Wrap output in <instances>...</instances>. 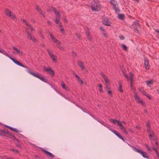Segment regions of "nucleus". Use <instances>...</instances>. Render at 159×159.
I'll return each instance as SVG.
<instances>
[{"instance_id": "obj_1", "label": "nucleus", "mask_w": 159, "mask_h": 159, "mask_svg": "<svg viewBox=\"0 0 159 159\" xmlns=\"http://www.w3.org/2000/svg\"><path fill=\"white\" fill-rule=\"evenodd\" d=\"M0 52L3 54L4 55L6 56L7 57H8L16 64L21 66L23 67L27 68V67L23 65L18 61L16 60L14 58L11 57L3 48H0Z\"/></svg>"}, {"instance_id": "obj_2", "label": "nucleus", "mask_w": 159, "mask_h": 159, "mask_svg": "<svg viewBox=\"0 0 159 159\" xmlns=\"http://www.w3.org/2000/svg\"><path fill=\"white\" fill-rule=\"evenodd\" d=\"M27 71L30 74L32 75L35 77L39 78L43 82L46 83H48L46 79L43 76H40V75L38 73H37L36 74L29 70H27Z\"/></svg>"}, {"instance_id": "obj_3", "label": "nucleus", "mask_w": 159, "mask_h": 159, "mask_svg": "<svg viewBox=\"0 0 159 159\" xmlns=\"http://www.w3.org/2000/svg\"><path fill=\"white\" fill-rule=\"evenodd\" d=\"M91 8L92 10L94 11H98L100 8V5L97 3L95 1L92 2L91 4Z\"/></svg>"}, {"instance_id": "obj_4", "label": "nucleus", "mask_w": 159, "mask_h": 159, "mask_svg": "<svg viewBox=\"0 0 159 159\" xmlns=\"http://www.w3.org/2000/svg\"><path fill=\"white\" fill-rule=\"evenodd\" d=\"M134 98L135 99L139 104H140L143 107L146 106L145 103L141 99L140 97H139L137 93L134 92Z\"/></svg>"}, {"instance_id": "obj_5", "label": "nucleus", "mask_w": 159, "mask_h": 159, "mask_svg": "<svg viewBox=\"0 0 159 159\" xmlns=\"http://www.w3.org/2000/svg\"><path fill=\"white\" fill-rule=\"evenodd\" d=\"M5 14L8 16H9L11 18H16L15 15L12 13L11 11L7 9L5 10Z\"/></svg>"}, {"instance_id": "obj_6", "label": "nucleus", "mask_w": 159, "mask_h": 159, "mask_svg": "<svg viewBox=\"0 0 159 159\" xmlns=\"http://www.w3.org/2000/svg\"><path fill=\"white\" fill-rule=\"evenodd\" d=\"M43 71L48 72L50 75L53 76L55 75V72L51 67L47 68L45 66L43 67Z\"/></svg>"}, {"instance_id": "obj_7", "label": "nucleus", "mask_w": 159, "mask_h": 159, "mask_svg": "<svg viewBox=\"0 0 159 159\" xmlns=\"http://www.w3.org/2000/svg\"><path fill=\"white\" fill-rule=\"evenodd\" d=\"M144 67L146 70H148L149 68L150 65L149 64V61L147 59H144Z\"/></svg>"}, {"instance_id": "obj_8", "label": "nucleus", "mask_w": 159, "mask_h": 159, "mask_svg": "<svg viewBox=\"0 0 159 159\" xmlns=\"http://www.w3.org/2000/svg\"><path fill=\"white\" fill-rule=\"evenodd\" d=\"M113 133L116 136H117L119 138L122 139L123 141H124V139L119 134L117 131L115 129H113V130H111Z\"/></svg>"}, {"instance_id": "obj_9", "label": "nucleus", "mask_w": 159, "mask_h": 159, "mask_svg": "<svg viewBox=\"0 0 159 159\" xmlns=\"http://www.w3.org/2000/svg\"><path fill=\"white\" fill-rule=\"evenodd\" d=\"M102 23L103 24L105 25L110 26L111 25L110 24V22L109 21V20L107 18L104 19L102 20Z\"/></svg>"}, {"instance_id": "obj_10", "label": "nucleus", "mask_w": 159, "mask_h": 159, "mask_svg": "<svg viewBox=\"0 0 159 159\" xmlns=\"http://www.w3.org/2000/svg\"><path fill=\"white\" fill-rule=\"evenodd\" d=\"M41 151L43 152L44 153L46 154H47L49 155L50 157L52 158H54V156L52 154L50 153L48 151L45 150L43 149H42Z\"/></svg>"}, {"instance_id": "obj_11", "label": "nucleus", "mask_w": 159, "mask_h": 159, "mask_svg": "<svg viewBox=\"0 0 159 159\" xmlns=\"http://www.w3.org/2000/svg\"><path fill=\"white\" fill-rule=\"evenodd\" d=\"M27 38L30 40H32L33 42H35L36 41V39L34 37H33L29 32L28 33Z\"/></svg>"}, {"instance_id": "obj_12", "label": "nucleus", "mask_w": 159, "mask_h": 159, "mask_svg": "<svg viewBox=\"0 0 159 159\" xmlns=\"http://www.w3.org/2000/svg\"><path fill=\"white\" fill-rule=\"evenodd\" d=\"M78 66L80 67L82 70H84L85 67L83 62L80 61H79L78 62Z\"/></svg>"}, {"instance_id": "obj_13", "label": "nucleus", "mask_w": 159, "mask_h": 159, "mask_svg": "<svg viewBox=\"0 0 159 159\" xmlns=\"http://www.w3.org/2000/svg\"><path fill=\"white\" fill-rule=\"evenodd\" d=\"M8 131V130L7 129H3L1 130V133L2 134V136H5L7 138H9L8 136L5 135V134H7Z\"/></svg>"}, {"instance_id": "obj_14", "label": "nucleus", "mask_w": 159, "mask_h": 159, "mask_svg": "<svg viewBox=\"0 0 159 159\" xmlns=\"http://www.w3.org/2000/svg\"><path fill=\"white\" fill-rule=\"evenodd\" d=\"M132 148L133 150L134 151L137 152L140 154L142 153V152L143 151L142 150H139V149H138L134 147L133 146H132Z\"/></svg>"}, {"instance_id": "obj_15", "label": "nucleus", "mask_w": 159, "mask_h": 159, "mask_svg": "<svg viewBox=\"0 0 159 159\" xmlns=\"http://www.w3.org/2000/svg\"><path fill=\"white\" fill-rule=\"evenodd\" d=\"M52 10L53 11L54 13L56 14V16H61L60 13L56 10V8H52Z\"/></svg>"}, {"instance_id": "obj_16", "label": "nucleus", "mask_w": 159, "mask_h": 159, "mask_svg": "<svg viewBox=\"0 0 159 159\" xmlns=\"http://www.w3.org/2000/svg\"><path fill=\"white\" fill-rule=\"evenodd\" d=\"M134 25L136 26L137 27H139L140 26L139 23V21L136 20L134 21L133 23L132 26H133Z\"/></svg>"}, {"instance_id": "obj_17", "label": "nucleus", "mask_w": 159, "mask_h": 159, "mask_svg": "<svg viewBox=\"0 0 159 159\" xmlns=\"http://www.w3.org/2000/svg\"><path fill=\"white\" fill-rule=\"evenodd\" d=\"M14 140H15L16 142V146L17 147L21 148V146L19 143V141L16 138V139H15Z\"/></svg>"}, {"instance_id": "obj_18", "label": "nucleus", "mask_w": 159, "mask_h": 159, "mask_svg": "<svg viewBox=\"0 0 159 159\" xmlns=\"http://www.w3.org/2000/svg\"><path fill=\"white\" fill-rule=\"evenodd\" d=\"M130 77L129 78L130 81V83L131 85L132 84V83L133 81V77L134 76V74L132 73H129Z\"/></svg>"}, {"instance_id": "obj_19", "label": "nucleus", "mask_w": 159, "mask_h": 159, "mask_svg": "<svg viewBox=\"0 0 159 159\" xmlns=\"http://www.w3.org/2000/svg\"><path fill=\"white\" fill-rule=\"evenodd\" d=\"M86 34L88 39L90 41H91V38L90 36V33L88 31H87L86 33Z\"/></svg>"}, {"instance_id": "obj_20", "label": "nucleus", "mask_w": 159, "mask_h": 159, "mask_svg": "<svg viewBox=\"0 0 159 159\" xmlns=\"http://www.w3.org/2000/svg\"><path fill=\"white\" fill-rule=\"evenodd\" d=\"M13 50L16 51L17 52L16 53H18V54H20V55H22V52H21L20 51L19 49L17 48L16 47H13Z\"/></svg>"}, {"instance_id": "obj_21", "label": "nucleus", "mask_w": 159, "mask_h": 159, "mask_svg": "<svg viewBox=\"0 0 159 159\" xmlns=\"http://www.w3.org/2000/svg\"><path fill=\"white\" fill-rule=\"evenodd\" d=\"M141 154L142 155L144 158H146L147 159H148L149 158V157L147 156V153L143 151L142 152Z\"/></svg>"}, {"instance_id": "obj_22", "label": "nucleus", "mask_w": 159, "mask_h": 159, "mask_svg": "<svg viewBox=\"0 0 159 159\" xmlns=\"http://www.w3.org/2000/svg\"><path fill=\"white\" fill-rule=\"evenodd\" d=\"M153 82L152 80H149L146 81V84L147 85L150 86L152 84Z\"/></svg>"}, {"instance_id": "obj_23", "label": "nucleus", "mask_w": 159, "mask_h": 159, "mask_svg": "<svg viewBox=\"0 0 159 159\" xmlns=\"http://www.w3.org/2000/svg\"><path fill=\"white\" fill-rule=\"evenodd\" d=\"M141 92H143V95L146 96L149 99H151V97L149 96L147 92H146L144 90H142Z\"/></svg>"}, {"instance_id": "obj_24", "label": "nucleus", "mask_w": 159, "mask_h": 159, "mask_svg": "<svg viewBox=\"0 0 159 159\" xmlns=\"http://www.w3.org/2000/svg\"><path fill=\"white\" fill-rule=\"evenodd\" d=\"M50 56L53 61L56 62L57 61L56 56L53 54L50 55Z\"/></svg>"}, {"instance_id": "obj_25", "label": "nucleus", "mask_w": 159, "mask_h": 159, "mask_svg": "<svg viewBox=\"0 0 159 159\" xmlns=\"http://www.w3.org/2000/svg\"><path fill=\"white\" fill-rule=\"evenodd\" d=\"M60 17L61 16H56L55 23L56 24H59V23L60 21Z\"/></svg>"}, {"instance_id": "obj_26", "label": "nucleus", "mask_w": 159, "mask_h": 159, "mask_svg": "<svg viewBox=\"0 0 159 159\" xmlns=\"http://www.w3.org/2000/svg\"><path fill=\"white\" fill-rule=\"evenodd\" d=\"M110 3L111 4L114 8L117 7V3L115 1H110Z\"/></svg>"}, {"instance_id": "obj_27", "label": "nucleus", "mask_w": 159, "mask_h": 159, "mask_svg": "<svg viewBox=\"0 0 159 159\" xmlns=\"http://www.w3.org/2000/svg\"><path fill=\"white\" fill-rule=\"evenodd\" d=\"M61 44V42H58V43H57L56 44V46L61 50H62L63 49V48L62 47L60 46V45Z\"/></svg>"}, {"instance_id": "obj_28", "label": "nucleus", "mask_w": 159, "mask_h": 159, "mask_svg": "<svg viewBox=\"0 0 159 159\" xmlns=\"http://www.w3.org/2000/svg\"><path fill=\"white\" fill-rule=\"evenodd\" d=\"M7 134L9 135L11 137H12V139L13 140H15V139H16V137L13 134H12L11 132L8 131Z\"/></svg>"}, {"instance_id": "obj_29", "label": "nucleus", "mask_w": 159, "mask_h": 159, "mask_svg": "<svg viewBox=\"0 0 159 159\" xmlns=\"http://www.w3.org/2000/svg\"><path fill=\"white\" fill-rule=\"evenodd\" d=\"M124 17L125 16L123 14H121L118 15V18L120 20H123L124 19Z\"/></svg>"}, {"instance_id": "obj_30", "label": "nucleus", "mask_w": 159, "mask_h": 159, "mask_svg": "<svg viewBox=\"0 0 159 159\" xmlns=\"http://www.w3.org/2000/svg\"><path fill=\"white\" fill-rule=\"evenodd\" d=\"M114 10L115 11V12L117 14H118L120 12V10L119 9V8L117 7H115V8H114Z\"/></svg>"}, {"instance_id": "obj_31", "label": "nucleus", "mask_w": 159, "mask_h": 159, "mask_svg": "<svg viewBox=\"0 0 159 159\" xmlns=\"http://www.w3.org/2000/svg\"><path fill=\"white\" fill-rule=\"evenodd\" d=\"M121 45L122 46V47L123 49V50L124 51H126L127 50V47L125 44H121Z\"/></svg>"}, {"instance_id": "obj_32", "label": "nucleus", "mask_w": 159, "mask_h": 159, "mask_svg": "<svg viewBox=\"0 0 159 159\" xmlns=\"http://www.w3.org/2000/svg\"><path fill=\"white\" fill-rule=\"evenodd\" d=\"M61 86L63 89H66V88H67V87L63 82H62L61 83Z\"/></svg>"}, {"instance_id": "obj_33", "label": "nucleus", "mask_w": 159, "mask_h": 159, "mask_svg": "<svg viewBox=\"0 0 159 159\" xmlns=\"http://www.w3.org/2000/svg\"><path fill=\"white\" fill-rule=\"evenodd\" d=\"M77 80L78 81V82L81 84H82L83 83V81L81 80V79H80V77H79L77 79Z\"/></svg>"}, {"instance_id": "obj_34", "label": "nucleus", "mask_w": 159, "mask_h": 159, "mask_svg": "<svg viewBox=\"0 0 159 159\" xmlns=\"http://www.w3.org/2000/svg\"><path fill=\"white\" fill-rule=\"evenodd\" d=\"M10 151L15 153H18L19 152L18 151L13 148H11Z\"/></svg>"}, {"instance_id": "obj_35", "label": "nucleus", "mask_w": 159, "mask_h": 159, "mask_svg": "<svg viewBox=\"0 0 159 159\" xmlns=\"http://www.w3.org/2000/svg\"><path fill=\"white\" fill-rule=\"evenodd\" d=\"M105 82L106 84L110 83L109 80L107 78V77L104 78V79Z\"/></svg>"}, {"instance_id": "obj_36", "label": "nucleus", "mask_w": 159, "mask_h": 159, "mask_svg": "<svg viewBox=\"0 0 159 159\" xmlns=\"http://www.w3.org/2000/svg\"><path fill=\"white\" fill-rule=\"evenodd\" d=\"M134 29L135 32H136V33H138V34H139V30L137 28V27H134Z\"/></svg>"}, {"instance_id": "obj_37", "label": "nucleus", "mask_w": 159, "mask_h": 159, "mask_svg": "<svg viewBox=\"0 0 159 159\" xmlns=\"http://www.w3.org/2000/svg\"><path fill=\"white\" fill-rule=\"evenodd\" d=\"M105 86L107 88V89H110V83L106 84Z\"/></svg>"}, {"instance_id": "obj_38", "label": "nucleus", "mask_w": 159, "mask_h": 159, "mask_svg": "<svg viewBox=\"0 0 159 159\" xmlns=\"http://www.w3.org/2000/svg\"><path fill=\"white\" fill-rule=\"evenodd\" d=\"M145 146H146V148L147 149L148 151H151V148H150L149 147V146L148 144H145Z\"/></svg>"}, {"instance_id": "obj_39", "label": "nucleus", "mask_w": 159, "mask_h": 159, "mask_svg": "<svg viewBox=\"0 0 159 159\" xmlns=\"http://www.w3.org/2000/svg\"><path fill=\"white\" fill-rule=\"evenodd\" d=\"M117 120H116V119H110L109 120L111 122H113L114 123H116V121H117Z\"/></svg>"}, {"instance_id": "obj_40", "label": "nucleus", "mask_w": 159, "mask_h": 159, "mask_svg": "<svg viewBox=\"0 0 159 159\" xmlns=\"http://www.w3.org/2000/svg\"><path fill=\"white\" fill-rule=\"evenodd\" d=\"M36 8L38 11L40 13V12L42 11L41 9V8L39 7L38 6H37Z\"/></svg>"}, {"instance_id": "obj_41", "label": "nucleus", "mask_w": 159, "mask_h": 159, "mask_svg": "<svg viewBox=\"0 0 159 159\" xmlns=\"http://www.w3.org/2000/svg\"><path fill=\"white\" fill-rule=\"evenodd\" d=\"M100 74L104 79V78H105L107 77L105 76V75L102 72L100 73Z\"/></svg>"}, {"instance_id": "obj_42", "label": "nucleus", "mask_w": 159, "mask_h": 159, "mask_svg": "<svg viewBox=\"0 0 159 159\" xmlns=\"http://www.w3.org/2000/svg\"><path fill=\"white\" fill-rule=\"evenodd\" d=\"M99 29L102 32H105V31H106V30L103 28V26H100L99 27Z\"/></svg>"}, {"instance_id": "obj_43", "label": "nucleus", "mask_w": 159, "mask_h": 159, "mask_svg": "<svg viewBox=\"0 0 159 159\" xmlns=\"http://www.w3.org/2000/svg\"><path fill=\"white\" fill-rule=\"evenodd\" d=\"M52 40L54 42V43H58V42H59L60 41L58 40H57L55 38L54 39H53Z\"/></svg>"}, {"instance_id": "obj_44", "label": "nucleus", "mask_w": 159, "mask_h": 159, "mask_svg": "<svg viewBox=\"0 0 159 159\" xmlns=\"http://www.w3.org/2000/svg\"><path fill=\"white\" fill-rule=\"evenodd\" d=\"M47 51L49 56L53 54L51 52V50L50 49H48Z\"/></svg>"}, {"instance_id": "obj_45", "label": "nucleus", "mask_w": 159, "mask_h": 159, "mask_svg": "<svg viewBox=\"0 0 159 159\" xmlns=\"http://www.w3.org/2000/svg\"><path fill=\"white\" fill-rule=\"evenodd\" d=\"M71 54L73 56V57H75L76 56V53L72 51L71 52Z\"/></svg>"}, {"instance_id": "obj_46", "label": "nucleus", "mask_w": 159, "mask_h": 159, "mask_svg": "<svg viewBox=\"0 0 159 159\" xmlns=\"http://www.w3.org/2000/svg\"><path fill=\"white\" fill-rule=\"evenodd\" d=\"M146 126L147 127V128L149 127H151L150 122L149 121L147 122V123L146 124Z\"/></svg>"}, {"instance_id": "obj_47", "label": "nucleus", "mask_w": 159, "mask_h": 159, "mask_svg": "<svg viewBox=\"0 0 159 159\" xmlns=\"http://www.w3.org/2000/svg\"><path fill=\"white\" fill-rule=\"evenodd\" d=\"M75 35L76 36V37L79 39H80V35L78 34L77 33H75Z\"/></svg>"}, {"instance_id": "obj_48", "label": "nucleus", "mask_w": 159, "mask_h": 159, "mask_svg": "<svg viewBox=\"0 0 159 159\" xmlns=\"http://www.w3.org/2000/svg\"><path fill=\"white\" fill-rule=\"evenodd\" d=\"M11 130H13V131H15V132H16L17 133H18V132H19V131L18 130L16 129L15 128H12V129H11Z\"/></svg>"}, {"instance_id": "obj_49", "label": "nucleus", "mask_w": 159, "mask_h": 159, "mask_svg": "<svg viewBox=\"0 0 159 159\" xmlns=\"http://www.w3.org/2000/svg\"><path fill=\"white\" fill-rule=\"evenodd\" d=\"M122 131L123 132V133H124V134H128V132H127V131H126V129H125H125H123L122 130Z\"/></svg>"}, {"instance_id": "obj_50", "label": "nucleus", "mask_w": 159, "mask_h": 159, "mask_svg": "<svg viewBox=\"0 0 159 159\" xmlns=\"http://www.w3.org/2000/svg\"><path fill=\"white\" fill-rule=\"evenodd\" d=\"M49 35H50V37L52 39V40L53 39L55 38V37H54V36H53V35L52 33H50Z\"/></svg>"}, {"instance_id": "obj_51", "label": "nucleus", "mask_w": 159, "mask_h": 159, "mask_svg": "<svg viewBox=\"0 0 159 159\" xmlns=\"http://www.w3.org/2000/svg\"><path fill=\"white\" fill-rule=\"evenodd\" d=\"M119 38L121 40H123L125 39L124 36L123 35H120L119 36Z\"/></svg>"}, {"instance_id": "obj_52", "label": "nucleus", "mask_w": 159, "mask_h": 159, "mask_svg": "<svg viewBox=\"0 0 159 159\" xmlns=\"http://www.w3.org/2000/svg\"><path fill=\"white\" fill-rule=\"evenodd\" d=\"M25 25L28 27L30 26V25L28 24V22L27 21H26L25 22Z\"/></svg>"}, {"instance_id": "obj_53", "label": "nucleus", "mask_w": 159, "mask_h": 159, "mask_svg": "<svg viewBox=\"0 0 159 159\" xmlns=\"http://www.w3.org/2000/svg\"><path fill=\"white\" fill-rule=\"evenodd\" d=\"M98 121L103 125H106L105 123L103 121H101L100 122L99 120H98Z\"/></svg>"}, {"instance_id": "obj_54", "label": "nucleus", "mask_w": 159, "mask_h": 159, "mask_svg": "<svg viewBox=\"0 0 159 159\" xmlns=\"http://www.w3.org/2000/svg\"><path fill=\"white\" fill-rule=\"evenodd\" d=\"M39 13L41 15H42L43 17H45V15L44 14V13L41 11V12H40Z\"/></svg>"}, {"instance_id": "obj_55", "label": "nucleus", "mask_w": 159, "mask_h": 159, "mask_svg": "<svg viewBox=\"0 0 159 159\" xmlns=\"http://www.w3.org/2000/svg\"><path fill=\"white\" fill-rule=\"evenodd\" d=\"M108 93L109 95H111V96H112V92L111 90H109Z\"/></svg>"}, {"instance_id": "obj_56", "label": "nucleus", "mask_w": 159, "mask_h": 159, "mask_svg": "<svg viewBox=\"0 0 159 159\" xmlns=\"http://www.w3.org/2000/svg\"><path fill=\"white\" fill-rule=\"evenodd\" d=\"M119 88L120 89H122V85H121V84H120V83H119Z\"/></svg>"}, {"instance_id": "obj_57", "label": "nucleus", "mask_w": 159, "mask_h": 159, "mask_svg": "<svg viewBox=\"0 0 159 159\" xmlns=\"http://www.w3.org/2000/svg\"><path fill=\"white\" fill-rule=\"evenodd\" d=\"M60 31L61 32L63 33H64L65 32V31L63 28H61L60 29Z\"/></svg>"}, {"instance_id": "obj_58", "label": "nucleus", "mask_w": 159, "mask_h": 159, "mask_svg": "<svg viewBox=\"0 0 159 159\" xmlns=\"http://www.w3.org/2000/svg\"><path fill=\"white\" fill-rule=\"evenodd\" d=\"M147 130L148 133L150 132V127H147Z\"/></svg>"}, {"instance_id": "obj_59", "label": "nucleus", "mask_w": 159, "mask_h": 159, "mask_svg": "<svg viewBox=\"0 0 159 159\" xmlns=\"http://www.w3.org/2000/svg\"><path fill=\"white\" fill-rule=\"evenodd\" d=\"M48 24L49 25H51V22L50 20L48 21L47 22Z\"/></svg>"}, {"instance_id": "obj_60", "label": "nucleus", "mask_w": 159, "mask_h": 159, "mask_svg": "<svg viewBox=\"0 0 159 159\" xmlns=\"http://www.w3.org/2000/svg\"><path fill=\"white\" fill-rule=\"evenodd\" d=\"M152 149L155 151L156 152H158L157 149L155 148V147H154Z\"/></svg>"}, {"instance_id": "obj_61", "label": "nucleus", "mask_w": 159, "mask_h": 159, "mask_svg": "<svg viewBox=\"0 0 159 159\" xmlns=\"http://www.w3.org/2000/svg\"><path fill=\"white\" fill-rule=\"evenodd\" d=\"M98 86L100 88H102V85L101 84H98Z\"/></svg>"}, {"instance_id": "obj_62", "label": "nucleus", "mask_w": 159, "mask_h": 159, "mask_svg": "<svg viewBox=\"0 0 159 159\" xmlns=\"http://www.w3.org/2000/svg\"><path fill=\"white\" fill-rule=\"evenodd\" d=\"M120 129L122 130L125 129V128L122 125V126H121L120 127Z\"/></svg>"}, {"instance_id": "obj_63", "label": "nucleus", "mask_w": 159, "mask_h": 159, "mask_svg": "<svg viewBox=\"0 0 159 159\" xmlns=\"http://www.w3.org/2000/svg\"><path fill=\"white\" fill-rule=\"evenodd\" d=\"M7 157L3 156L2 157V159H7Z\"/></svg>"}, {"instance_id": "obj_64", "label": "nucleus", "mask_w": 159, "mask_h": 159, "mask_svg": "<svg viewBox=\"0 0 159 159\" xmlns=\"http://www.w3.org/2000/svg\"><path fill=\"white\" fill-rule=\"evenodd\" d=\"M155 31L156 32H157V33H159V30L157 29H155Z\"/></svg>"}]
</instances>
